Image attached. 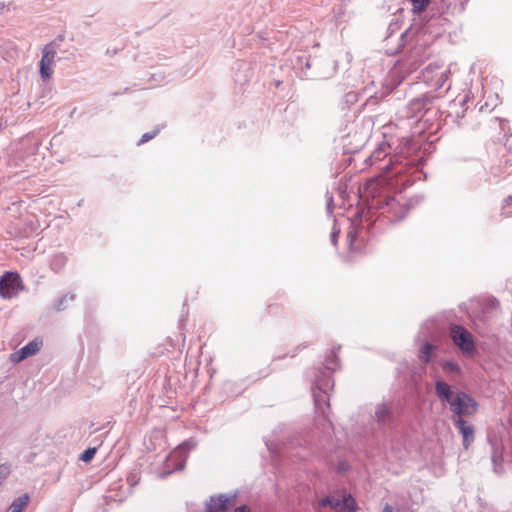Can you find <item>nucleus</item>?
I'll list each match as a JSON object with an SVG mask.
<instances>
[{
    "label": "nucleus",
    "mask_w": 512,
    "mask_h": 512,
    "mask_svg": "<svg viewBox=\"0 0 512 512\" xmlns=\"http://www.w3.org/2000/svg\"><path fill=\"white\" fill-rule=\"evenodd\" d=\"M437 396L449 403L450 410L454 414L453 418L472 416L478 410L477 402L464 392L453 393L450 386L444 381H437L435 385Z\"/></svg>",
    "instance_id": "obj_1"
},
{
    "label": "nucleus",
    "mask_w": 512,
    "mask_h": 512,
    "mask_svg": "<svg viewBox=\"0 0 512 512\" xmlns=\"http://www.w3.org/2000/svg\"><path fill=\"white\" fill-rule=\"evenodd\" d=\"M23 289L24 285L19 273L7 271L1 276L0 297L3 299H12Z\"/></svg>",
    "instance_id": "obj_2"
},
{
    "label": "nucleus",
    "mask_w": 512,
    "mask_h": 512,
    "mask_svg": "<svg viewBox=\"0 0 512 512\" xmlns=\"http://www.w3.org/2000/svg\"><path fill=\"white\" fill-rule=\"evenodd\" d=\"M450 336L454 344L463 352L471 356L475 350L474 339L471 333L464 327L453 325L450 328Z\"/></svg>",
    "instance_id": "obj_3"
},
{
    "label": "nucleus",
    "mask_w": 512,
    "mask_h": 512,
    "mask_svg": "<svg viewBox=\"0 0 512 512\" xmlns=\"http://www.w3.org/2000/svg\"><path fill=\"white\" fill-rule=\"evenodd\" d=\"M43 346V341L40 338H35L27 345L10 355V360L13 363H20L28 357L37 354Z\"/></svg>",
    "instance_id": "obj_4"
},
{
    "label": "nucleus",
    "mask_w": 512,
    "mask_h": 512,
    "mask_svg": "<svg viewBox=\"0 0 512 512\" xmlns=\"http://www.w3.org/2000/svg\"><path fill=\"white\" fill-rule=\"evenodd\" d=\"M56 57V50L52 44H48L43 49V56L40 61V74L43 79H49L53 73L52 65Z\"/></svg>",
    "instance_id": "obj_5"
},
{
    "label": "nucleus",
    "mask_w": 512,
    "mask_h": 512,
    "mask_svg": "<svg viewBox=\"0 0 512 512\" xmlns=\"http://www.w3.org/2000/svg\"><path fill=\"white\" fill-rule=\"evenodd\" d=\"M453 423L458 428L460 434L463 437L464 448L468 449L474 441V432H475L474 426L471 424H468L461 417L453 418Z\"/></svg>",
    "instance_id": "obj_6"
},
{
    "label": "nucleus",
    "mask_w": 512,
    "mask_h": 512,
    "mask_svg": "<svg viewBox=\"0 0 512 512\" xmlns=\"http://www.w3.org/2000/svg\"><path fill=\"white\" fill-rule=\"evenodd\" d=\"M231 506V500L226 496L220 495L210 499L206 512H227Z\"/></svg>",
    "instance_id": "obj_7"
},
{
    "label": "nucleus",
    "mask_w": 512,
    "mask_h": 512,
    "mask_svg": "<svg viewBox=\"0 0 512 512\" xmlns=\"http://www.w3.org/2000/svg\"><path fill=\"white\" fill-rule=\"evenodd\" d=\"M340 498L335 496H325L318 500L314 508L317 512H322L326 508H330L338 512Z\"/></svg>",
    "instance_id": "obj_8"
},
{
    "label": "nucleus",
    "mask_w": 512,
    "mask_h": 512,
    "mask_svg": "<svg viewBox=\"0 0 512 512\" xmlns=\"http://www.w3.org/2000/svg\"><path fill=\"white\" fill-rule=\"evenodd\" d=\"M357 504L355 499L351 495H343L340 499V505L338 512H355Z\"/></svg>",
    "instance_id": "obj_9"
},
{
    "label": "nucleus",
    "mask_w": 512,
    "mask_h": 512,
    "mask_svg": "<svg viewBox=\"0 0 512 512\" xmlns=\"http://www.w3.org/2000/svg\"><path fill=\"white\" fill-rule=\"evenodd\" d=\"M29 500L30 497L28 494L21 495L12 502L7 512H22L28 505Z\"/></svg>",
    "instance_id": "obj_10"
},
{
    "label": "nucleus",
    "mask_w": 512,
    "mask_h": 512,
    "mask_svg": "<svg viewBox=\"0 0 512 512\" xmlns=\"http://www.w3.org/2000/svg\"><path fill=\"white\" fill-rule=\"evenodd\" d=\"M434 350H435V346H433L430 343H424L421 346L420 351H419V359L423 363H428L433 356Z\"/></svg>",
    "instance_id": "obj_11"
},
{
    "label": "nucleus",
    "mask_w": 512,
    "mask_h": 512,
    "mask_svg": "<svg viewBox=\"0 0 512 512\" xmlns=\"http://www.w3.org/2000/svg\"><path fill=\"white\" fill-rule=\"evenodd\" d=\"M415 12H422L429 4V0H411Z\"/></svg>",
    "instance_id": "obj_12"
},
{
    "label": "nucleus",
    "mask_w": 512,
    "mask_h": 512,
    "mask_svg": "<svg viewBox=\"0 0 512 512\" xmlns=\"http://www.w3.org/2000/svg\"><path fill=\"white\" fill-rule=\"evenodd\" d=\"M96 451V448H88L82 453L80 459L84 462H89L93 459Z\"/></svg>",
    "instance_id": "obj_13"
},
{
    "label": "nucleus",
    "mask_w": 512,
    "mask_h": 512,
    "mask_svg": "<svg viewBox=\"0 0 512 512\" xmlns=\"http://www.w3.org/2000/svg\"><path fill=\"white\" fill-rule=\"evenodd\" d=\"M11 472V468H10V465L8 464H2L0 465V485L2 484V482L7 479V477L9 476Z\"/></svg>",
    "instance_id": "obj_14"
},
{
    "label": "nucleus",
    "mask_w": 512,
    "mask_h": 512,
    "mask_svg": "<svg viewBox=\"0 0 512 512\" xmlns=\"http://www.w3.org/2000/svg\"><path fill=\"white\" fill-rule=\"evenodd\" d=\"M443 368L447 371H451V372H459L460 371V368L459 366L456 364V363H453V362H446L444 365H443Z\"/></svg>",
    "instance_id": "obj_15"
},
{
    "label": "nucleus",
    "mask_w": 512,
    "mask_h": 512,
    "mask_svg": "<svg viewBox=\"0 0 512 512\" xmlns=\"http://www.w3.org/2000/svg\"><path fill=\"white\" fill-rule=\"evenodd\" d=\"M157 132L152 133H145L142 135L141 140L139 141V144H143L151 139H153L156 136Z\"/></svg>",
    "instance_id": "obj_16"
},
{
    "label": "nucleus",
    "mask_w": 512,
    "mask_h": 512,
    "mask_svg": "<svg viewBox=\"0 0 512 512\" xmlns=\"http://www.w3.org/2000/svg\"><path fill=\"white\" fill-rule=\"evenodd\" d=\"M338 234H339V232H338V231H334V232H332V234H331V241H332V243H333L334 245L337 243Z\"/></svg>",
    "instance_id": "obj_17"
},
{
    "label": "nucleus",
    "mask_w": 512,
    "mask_h": 512,
    "mask_svg": "<svg viewBox=\"0 0 512 512\" xmlns=\"http://www.w3.org/2000/svg\"><path fill=\"white\" fill-rule=\"evenodd\" d=\"M387 414V409L385 407H382L380 408L378 411H377V415L378 417H383L384 415Z\"/></svg>",
    "instance_id": "obj_18"
},
{
    "label": "nucleus",
    "mask_w": 512,
    "mask_h": 512,
    "mask_svg": "<svg viewBox=\"0 0 512 512\" xmlns=\"http://www.w3.org/2000/svg\"><path fill=\"white\" fill-rule=\"evenodd\" d=\"M235 512H251L250 509L247 506H240L238 507Z\"/></svg>",
    "instance_id": "obj_19"
},
{
    "label": "nucleus",
    "mask_w": 512,
    "mask_h": 512,
    "mask_svg": "<svg viewBox=\"0 0 512 512\" xmlns=\"http://www.w3.org/2000/svg\"><path fill=\"white\" fill-rule=\"evenodd\" d=\"M383 512H393V509L390 505H385L383 508Z\"/></svg>",
    "instance_id": "obj_20"
}]
</instances>
